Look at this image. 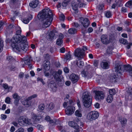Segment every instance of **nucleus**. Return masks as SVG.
<instances>
[{
	"instance_id": "nucleus-1",
	"label": "nucleus",
	"mask_w": 132,
	"mask_h": 132,
	"mask_svg": "<svg viewBox=\"0 0 132 132\" xmlns=\"http://www.w3.org/2000/svg\"><path fill=\"white\" fill-rule=\"evenodd\" d=\"M38 17L41 20L38 26L39 29L48 27L51 24L53 19L52 12L49 9L43 10L42 12L39 13Z\"/></svg>"
},
{
	"instance_id": "nucleus-2",
	"label": "nucleus",
	"mask_w": 132,
	"mask_h": 132,
	"mask_svg": "<svg viewBox=\"0 0 132 132\" xmlns=\"http://www.w3.org/2000/svg\"><path fill=\"white\" fill-rule=\"evenodd\" d=\"M115 68V71L117 73L118 75H114L113 76L112 82H117V80L120 78V75L124 70L129 72V75L132 73V68L130 65H125L123 66L120 64L118 61L116 62Z\"/></svg>"
},
{
	"instance_id": "nucleus-3",
	"label": "nucleus",
	"mask_w": 132,
	"mask_h": 132,
	"mask_svg": "<svg viewBox=\"0 0 132 132\" xmlns=\"http://www.w3.org/2000/svg\"><path fill=\"white\" fill-rule=\"evenodd\" d=\"M82 97L84 106L86 108L90 107L92 103V97L90 93L87 92H84Z\"/></svg>"
},
{
	"instance_id": "nucleus-4",
	"label": "nucleus",
	"mask_w": 132,
	"mask_h": 132,
	"mask_svg": "<svg viewBox=\"0 0 132 132\" xmlns=\"http://www.w3.org/2000/svg\"><path fill=\"white\" fill-rule=\"evenodd\" d=\"M21 32V30L20 28L16 31V33L11 40V42L13 44H15L16 43H19L20 40H22L23 42L27 41V38L24 36H21L20 34Z\"/></svg>"
},
{
	"instance_id": "nucleus-5",
	"label": "nucleus",
	"mask_w": 132,
	"mask_h": 132,
	"mask_svg": "<svg viewBox=\"0 0 132 132\" xmlns=\"http://www.w3.org/2000/svg\"><path fill=\"white\" fill-rule=\"evenodd\" d=\"M26 41L23 42L22 40H20V42L18 43H20V47H19L18 45L15 44H13L14 45L12 44L14 51H15L16 50L18 51H20L23 50L26 52L28 50V45L26 44Z\"/></svg>"
},
{
	"instance_id": "nucleus-6",
	"label": "nucleus",
	"mask_w": 132,
	"mask_h": 132,
	"mask_svg": "<svg viewBox=\"0 0 132 132\" xmlns=\"http://www.w3.org/2000/svg\"><path fill=\"white\" fill-rule=\"evenodd\" d=\"M87 49V47L84 46L82 48H77L75 51L74 55L76 57L80 59L82 58L85 55V52Z\"/></svg>"
},
{
	"instance_id": "nucleus-7",
	"label": "nucleus",
	"mask_w": 132,
	"mask_h": 132,
	"mask_svg": "<svg viewBox=\"0 0 132 132\" xmlns=\"http://www.w3.org/2000/svg\"><path fill=\"white\" fill-rule=\"evenodd\" d=\"M85 4L82 2L80 0H77V2L72 3V7L73 10L76 12H78V7L81 8L85 7Z\"/></svg>"
},
{
	"instance_id": "nucleus-8",
	"label": "nucleus",
	"mask_w": 132,
	"mask_h": 132,
	"mask_svg": "<svg viewBox=\"0 0 132 132\" xmlns=\"http://www.w3.org/2000/svg\"><path fill=\"white\" fill-rule=\"evenodd\" d=\"M99 115V113L96 111H93L89 113L88 114L87 119L92 121L98 118Z\"/></svg>"
},
{
	"instance_id": "nucleus-9",
	"label": "nucleus",
	"mask_w": 132,
	"mask_h": 132,
	"mask_svg": "<svg viewBox=\"0 0 132 132\" xmlns=\"http://www.w3.org/2000/svg\"><path fill=\"white\" fill-rule=\"evenodd\" d=\"M19 124L22 126H24L27 124L29 125L30 122L27 118L23 117H20L18 120Z\"/></svg>"
},
{
	"instance_id": "nucleus-10",
	"label": "nucleus",
	"mask_w": 132,
	"mask_h": 132,
	"mask_svg": "<svg viewBox=\"0 0 132 132\" xmlns=\"http://www.w3.org/2000/svg\"><path fill=\"white\" fill-rule=\"evenodd\" d=\"M94 92L95 94V98L96 100H102L104 98V95L102 91L95 90Z\"/></svg>"
},
{
	"instance_id": "nucleus-11",
	"label": "nucleus",
	"mask_w": 132,
	"mask_h": 132,
	"mask_svg": "<svg viewBox=\"0 0 132 132\" xmlns=\"http://www.w3.org/2000/svg\"><path fill=\"white\" fill-rule=\"evenodd\" d=\"M75 109L73 105H68L65 109V113L67 115H71L73 113Z\"/></svg>"
},
{
	"instance_id": "nucleus-12",
	"label": "nucleus",
	"mask_w": 132,
	"mask_h": 132,
	"mask_svg": "<svg viewBox=\"0 0 132 132\" xmlns=\"http://www.w3.org/2000/svg\"><path fill=\"white\" fill-rule=\"evenodd\" d=\"M80 21L83 27L86 28L90 24L89 21L87 18L81 17L80 18Z\"/></svg>"
},
{
	"instance_id": "nucleus-13",
	"label": "nucleus",
	"mask_w": 132,
	"mask_h": 132,
	"mask_svg": "<svg viewBox=\"0 0 132 132\" xmlns=\"http://www.w3.org/2000/svg\"><path fill=\"white\" fill-rule=\"evenodd\" d=\"M70 80L73 84L77 82L79 79V76L74 73L71 74L69 77Z\"/></svg>"
},
{
	"instance_id": "nucleus-14",
	"label": "nucleus",
	"mask_w": 132,
	"mask_h": 132,
	"mask_svg": "<svg viewBox=\"0 0 132 132\" xmlns=\"http://www.w3.org/2000/svg\"><path fill=\"white\" fill-rule=\"evenodd\" d=\"M15 28V26L13 24L9 25L6 28V37H8L9 35L12 33L13 32V28Z\"/></svg>"
},
{
	"instance_id": "nucleus-15",
	"label": "nucleus",
	"mask_w": 132,
	"mask_h": 132,
	"mask_svg": "<svg viewBox=\"0 0 132 132\" xmlns=\"http://www.w3.org/2000/svg\"><path fill=\"white\" fill-rule=\"evenodd\" d=\"M101 40L102 42L105 44H107L109 43L108 36L106 35H103L101 37Z\"/></svg>"
},
{
	"instance_id": "nucleus-16",
	"label": "nucleus",
	"mask_w": 132,
	"mask_h": 132,
	"mask_svg": "<svg viewBox=\"0 0 132 132\" xmlns=\"http://www.w3.org/2000/svg\"><path fill=\"white\" fill-rule=\"evenodd\" d=\"M43 66L44 69L46 71L48 70L50 68V63L48 60H45L43 62Z\"/></svg>"
},
{
	"instance_id": "nucleus-17",
	"label": "nucleus",
	"mask_w": 132,
	"mask_h": 132,
	"mask_svg": "<svg viewBox=\"0 0 132 132\" xmlns=\"http://www.w3.org/2000/svg\"><path fill=\"white\" fill-rule=\"evenodd\" d=\"M100 65L101 67L103 69H107L109 67V65L106 60H103L101 63Z\"/></svg>"
},
{
	"instance_id": "nucleus-18",
	"label": "nucleus",
	"mask_w": 132,
	"mask_h": 132,
	"mask_svg": "<svg viewBox=\"0 0 132 132\" xmlns=\"http://www.w3.org/2000/svg\"><path fill=\"white\" fill-rule=\"evenodd\" d=\"M87 68H89V69L88 70L86 69H85L81 72V73L84 77H86L87 76H89L88 72L89 70H90V69H92V67H91L90 65H88L87 66Z\"/></svg>"
},
{
	"instance_id": "nucleus-19",
	"label": "nucleus",
	"mask_w": 132,
	"mask_h": 132,
	"mask_svg": "<svg viewBox=\"0 0 132 132\" xmlns=\"http://www.w3.org/2000/svg\"><path fill=\"white\" fill-rule=\"evenodd\" d=\"M32 60V58L30 56H28L24 58L25 63L28 65H30V62Z\"/></svg>"
},
{
	"instance_id": "nucleus-20",
	"label": "nucleus",
	"mask_w": 132,
	"mask_h": 132,
	"mask_svg": "<svg viewBox=\"0 0 132 132\" xmlns=\"http://www.w3.org/2000/svg\"><path fill=\"white\" fill-rule=\"evenodd\" d=\"M52 74L54 79L56 80L59 81L60 82L61 81V79H60V76L58 74L57 71H54Z\"/></svg>"
},
{
	"instance_id": "nucleus-21",
	"label": "nucleus",
	"mask_w": 132,
	"mask_h": 132,
	"mask_svg": "<svg viewBox=\"0 0 132 132\" xmlns=\"http://www.w3.org/2000/svg\"><path fill=\"white\" fill-rule=\"evenodd\" d=\"M32 118L34 121L38 122L40 121L42 119V117L39 115H37L35 114H33L32 117Z\"/></svg>"
},
{
	"instance_id": "nucleus-22",
	"label": "nucleus",
	"mask_w": 132,
	"mask_h": 132,
	"mask_svg": "<svg viewBox=\"0 0 132 132\" xmlns=\"http://www.w3.org/2000/svg\"><path fill=\"white\" fill-rule=\"evenodd\" d=\"M38 0H34L30 4V6L33 8L36 7L38 4Z\"/></svg>"
},
{
	"instance_id": "nucleus-23",
	"label": "nucleus",
	"mask_w": 132,
	"mask_h": 132,
	"mask_svg": "<svg viewBox=\"0 0 132 132\" xmlns=\"http://www.w3.org/2000/svg\"><path fill=\"white\" fill-rule=\"evenodd\" d=\"M75 104V102L72 100H70L69 102L67 103L65 102L63 104V105L64 108H65L67 105H73Z\"/></svg>"
},
{
	"instance_id": "nucleus-24",
	"label": "nucleus",
	"mask_w": 132,
	"mask_h": 132,
	"mask_svg": "<svg viewBox=\"0 0 132 132\" xmlns=\"http://www.w3.org/2000/svg\"><path fill=\"white\" fill-rule=\"evenodd\" d=\"M68 124L70 126L74 129L78 128L79 126L76 123L72 121L69 122Z\"/></svg>"
},
{
	"instance_id": "nucleus-25",
	"label": "nucleus",
	"mask_w": 132,
	"mask_h": 132,
	"mask_svg": "<svg viewBox=\"0 0 132 132\" xmlns=\"http://www.w3.org/2000/svg\"><path fill=\"white\" fill-rule=\"evenodd\" d=\"M45 120L47 121H48L50 123L52 124V125H55V122L53 120L51 119L50 117L48 116H46L45 118Z\"/></svg>"
},
{
	"instance_id": "nucleus-26",
	"label": "nucleus",
	"mask_w": 132,
	"mask_h": 132,
	"mask_svg": "<svg viewBox=\"0 0 132 132\" xmlns=\"http://www.w3.org/2000/svg\"><path fill=\"white\" fill-rule=\"evenodd\" d=\"M119 120L120 121L122 126H124L127 122V120L126 118H122L121 117H119Z\"/></svg>"
},
{
	"instance_id": "nucleus-27",
	"label": "nucleus",
	"mask_w": 132,
	"mask_h": 132,
	"mask_svg": "<svg viewBox=\"0 0 132 132\" xmlns=\"http://www.w3.org/2000/svg\"><path fill=\"white\" fill-rule=\"evenodd\" d=\"M32 18V16L31 15H30L29 17L26 18H24L23 19V22L25 24L28 23L30 20H31Z\"/></svg>"
},
{
	"instance_id": "nucleus-28",
	"label": "nucleus",
	"mask_w": 132,
	"mask_h": 132,
	"mask_svg": "<svg viewBox=\"0 0 132 132\" xmlns=\"http://www.w3.org/2000/svg\"><path fill=\"white\" fill-rule=\"evenodd\" d=\"M77 31V30L74 28H70L68 30V33L71 34H75Z\"/></svg>"
},
{
	"instance_id": "nucleus-29",
	"label": "nucleus",
	"mask_w": 132,
	"mask_h": 132,
	"mask_svg": "<svg viewBox=\"0 0 132 132\" xmlns=\"http://www.w3.org/2000/svg\"><path fill=\"white\" fill-rule=\"evenodd\" d=\"M54 107V104L52 102L51 103L49 104L48 107L47 109L49 111H50L52 110Z\"/></svg>"
},
{
	"instance_id": "nucleus-30",
	"label": "nucleus",
	"mask_w": 132,
	"mask_h": 132,
	"mask_svg": "<svg viewBox=\"0 0 132 132\" xmlns=\"http://www.w3.org/2000/svg\"><path fill=\"white\" fill-rule=\"evenodd\" d=\"M113 100V97L111 95H109L106 98V101L108 103H111Z\"/></svg>"
},
{
	"instance_id": "nucleus-31",
	"label": "nucleus",
	"mask_w": 132,
	"mask_h": 132,
	"mask_svg": "<svg viewBox=\"0 0 132 132\" xmlns=\"http://www.w3.org/2000/svg\"><path fill=\"white\" fill-rule=\"evenodd\" d=\"M109 92L110 95L113 96V95H114L116 94V91L114 89H110L109 90Z\"/></svg>"
},
{
	"instance_id": "nucleus-32",
	"label": "nucleus",
	"mask_w": 132,
	"mask_h": 132,
	"mask_svg": "<svg viewBox=\"0 0 132 132\" xmlns=\"http://www.w3.org/2000/svg\"><path fill=\"white\" fill-rule=\"evenodd\" d=\"M7 60L9 62L12 63L14 61V58L11 56H7Z\"/></svg>"
},
{
	"instance_id": "nucleus-33",
	"label": "nucleus",
	"mask_w": 132,
	"mask_h": 132,
	"mask_svg": "<svg viewBox=\"0 0 132 132\" xmlns=\"http://www.w3.org/2000/svg\"><path fill=\"white\" fill-rule=\"evenodd\" d=\"M76 64L80 68H82L84 65V63L82 61H80L79 62H76Z\"/></svg>"
},
{
	"instance_id": "nucleus-34",
	"label": "nucleus",
	"mask_w": 132,
	"mask_h": 132,
	"mask_svg": "<svg viewBox=\"0 0 132 132\" xmlns=\"http://www.w3.org/2000/svg\"><path fill=\"white\" fill-rule=\"evenodd\" d=\"M105 16L107 18H110L112 16L111 13L110 11H107L105 12Z\"/></svg>"
},
{
	"instance_id": "nucleus-35",
	"label": "nucleus",
	"mask_w": 132,
	"mask_h": 132,
	"mask_svg": "<svg viewBox=\"0 0 132 132\" xmlns=\"http://www.w3.org/2000/svg\"><path fill=\"white\" fill-rule=\"evenodd\" d=\"M119 42L121 43L126 45L127 44V40L125 39L122 38L120 39Z\"/></svg>"
},
{
	"instance_id": "nucleus-36",
	"label": "nucleus",
	"mask_w": 132,
	"mask_h": 132,
	"mask_svg": "<svg viewBox=\"0 0 132 132\" xmlns=\"http://www.w3.org/2000/svg\"><path fill=\"white\" fill-rule=\"evenodd\" d=\"M131 95L126 93L125 96V99L126 101L131 100Z\"/></svg>"
},
{
	"instance_id": "nucleus-37",
	"label": "nucleus",
	"mask_w": 132,
	"mask_h": 132,
	"mask_svg": "<svg viewBox=\"0 0 132 132\" xmlns=\"http://www.w3.org/2000/svg\"><path fill=\"white\" fill-rule=\"evenodd\" d=\"M113 50V48L111 47H108L107 51H106V53H107L109 54H111L112 53V50Z\"/></svg>"
},
{
	"instance_id": "nucleus-38",
	"label": "nucleus",
	"mask_w": 132,
	"mask_h": 132,
	"mask_svg": "<svg viewBox=\"0 0 132 132\" xmlns=\"http://www.w3.org/2000/svg\"><path fill=\"white\" fill-rule=\"evenodd\" d=\"M39 109L41 110H43L45 108V106L44 104H41L38 106Z\"/></svg>"
},
{
	"instance_id": "nucleus-39",
	"label": "nucleus",
	"mask_w": 132,
	"mask_h": 132,
	"mask_svg": "<svg viewBox=\"0 0 132 132\" xmlns=\"http://www.w3.org/2000/svg\"><path fill=\"white\" fill-rule=\"evenodd\" d=\"M11 2L15 5H18L20 4V1L19 0H11Z\"/></svg>"
},
{
	"instance_id": "nucleus-40",
	"label": "nucleus",
	"mask_w": 132,
	"mask_h": 132,
	"mask_svg": "<svg viewBox=\"0 0 132 132\" xmlns=\"http://www.w3.org/2000/svg\"><path fill=\"white\" fill-rule=\"evenodd\" d=\"M75 115L77 116L81 117L82 116V114L81 112H80L79 110H76L75 113Z\"/></svg>"
},
{
	"instance_id": "nucleus-41",
	"label": "nucleus",
	"mask_w": 132,
	"mask_h": 132,
	"mask_svg": "<svg viewBox=\"0 0 132 132\" xmlns=\"http://www.w3.org/2000/svg\"><path fill=\"white\" fill-rule=\"evenodd\" d=\"M3 87L5 89H9L10 87L12 88V87L11 86L9 87L8 85L6 84H3Z\"/></svg>"
},
{
	"instance_id": "nucleus-42",
	"label": "nucleus",
	"mask_w": 132,
	"mask_h": 132,
	"mask_svg": "<svg viewBox=\"0 0 132 132\" xmlns=\"http://www.w3.org/2000/svg\"><path fill=\"white\" fill-rule=\"evenodd\" d=\"M71 57V55L70 53H68L65 55L64 59H66L67 60H70Z\"/></svg>"
},
{
	"instance_id": "nucleus-43",
	"label": "nucleus",
	"mask_w": 132,
	"mask_h": 132,
	"mask_svg": "<svg viewBox=\"0 0 132 132\" xmlns=\"http://www.w3.org/2000/svg\"><path fill=\"white\" fill-rule=\"evenodd\" d=\"M3 47V41L1 39H0V52L2 51Z\"/></svg>"
},
{
	"instance_id": "nucleus-44",
	"label": "nucleus",
	"mask_w": 132,
	"mask_h": 132,
	"mask_svg": "<svg viewBox=\"0 0 132 132\" xmlns=\"http://www.w3.org/2000/svg\"><path fill=\"white\" fill-rule=\"evenodd\" d=\"M49 38L51 39H52L54 38L55 36V34L53 32H51L49 34Z\"/></svg>"
},
{
	"instance_id": "nucleus-45",
	"label": "nucleus",
	"mask_w": 132,
	"mask_h": 132,
	"mask_svg": "<svg viewBox=\"0 0 132 132\" xmlns=\"http://www.w3.org/2000/svg\"><path fill=\"white\" fill-rule=\"evenodd\" d=\"M99 63V60H94L93 65L97 67Z\"/></svg>"
},
{
	"instance_id": "nucleus-46",
	"label": "nucleus",
	"mask_w": 132,
	"mask_h": 132,
	"mask_svg": "<svg viewBox=\"0 0 132 132\" xmlns=\"http://www.w3.org/2000/svg\"><path fill=\"white\" fill-rule=\"evenodd\" d=\"M63 43V40L57 39L56 42V44L60 46Z\"/></svg>"
},
{
	"instance_id": "nucleus-47",
	"label": "nucleus",
	"mask_w": 132,
	"mask_h": 132,
	"mask_svg": "<svg viewBox=\"0 0 132 132\" xmlns=\"http://www.w3.org/2000/svg\"><path fill=\"white\" fill-rule=\"evenodd\" d=\"M12 97L14 99L20 98V97L19 96L18 94L16 93H15L12 95Z\"/></svg>"
},
{
	"instance_id": "nucleus-48",
	"label": "nucleus",
	"mask_w": 132,
	"mask_h": 132,
	"mask_svg": "<svg viewBox=\"0 0 132 132\" xmlns=\"http://www.w3.org/2000/svg\"><path fill=\"white\" fill-rule=\"evenodd\" d=\"M127 93L129 94L130 95L132 94V88L131 87H129L128 88Z\"/></svg>"
},
{
	"instance_id": "nucleus-49",
	"label": "nucleus",
	"mask_w": 132,
	"mask_h": 132,
	"mask_svg": "<svg viewBox=\"0 0 132 132\" xmlns=\"http://www.w3.org/2000/svg\"><path fill=\"white\" fill-rule=\"evenodd\" d=\"M5 102L8 104H9L11 102V98L9 97H7L5 99Z\"/></svg>"
},
{
	"instance_id": "nucleus-50",
	"label": "nucleus",
	"mask_w": 132,
	"mask_h": 132,
	"mask_svg": "<svg viewBox=\"0 0 132 132\" xmlns=\"http://www.w3.org/2000/svg\"><path fill=\"white\" fill-rule=\"evenodd\" d=\"M65 18V16L63 14H61L60 16V20L64 21V20Z\"/></svg>"
},
{
	"instance_id": "nucleus-51",
	"label": "nucleus",
	"mask_w": 132,
	"mask_h": 132,
	"mask_svg": "<svg viewBox=\"0 0 132 132\" xmlns=\"http://www.w3.org/2000/svg\"><path fill=\"white\" fill-rule=\"evenodd\" d=\"M72 25L73 26L75 27L76 28H78L79 27V25L78 23L77 22H74L72 24Z\"/></svg>"
},
{
	"instance_id": "nucleus-52",
	"label": "nucleus",
	"mask_w": 132,
	"mask_h": 132,
	"mask_svg": "<svg viewBox=\"0 0 132 132\" xmlns=\"http://www.w3.org/2000/svg\"><path fill=\"white\" fill-rule=\"evenodd\" d=\"M37 81H40L44 85L45 84V82L43 80V79L39 77H38L37 78Z\"/></svg>"
},
{
	"instance_id": "nucleus-53",
	"label": "nucleus",
	"mask_w": 132,
	"mask_h": 132,
	"mask_svg": "<svg viewBox=\"0 0 132 132\" xmlns=\"http://www.w3.org/2000/svg\"><path fill=\"white\" fill-rule=\"evenodd\" d=\"M122 0H118L116 3L117 5L120 7L121 6V2Z\"/></svg>"
},
{
	"instance_id": "nucleus-54",
	"label": "nucleus",
	"mask_w": 132,
	"mask_h": 132,
	"mask_svg": "<svg viewBox=\"0 0 132 132\" xmlns=\"http://www.w3.org/2000/svg\"><path fill=\"white\" fill-rule=\"evenodd\" d=\"M15 132H24V129L22 128H19Z\"/></svg>"
},
{
	"instance_id": "nucleus-55",
	"label": "nucleus",
	"mask_w": 132,
	"mask_h": 132,
	"mask_svg": "<svg viewBox=\"0 0 132 132\" xmlns=\"http://www.w3.org/2000/svg\"><path fill=\"white\" fill-rule=\"evenodd\" d=\"M64 72L66 73H68L69 72V71L68 68L67 67H65L63 69Z\"/></svg>"
},
{
	"instance_id": "nucleus-56",
	"label": "nucleus",
	"mask_w": 132,
	"mask_h": 132,
	"mask_svg": "<svg viewBox=\"0 0 132 132\" xmlns=\"http://www.w3.org/2000/svg\"><path fill=\"white\" fill-rule=\"evenodd\" d=\"M24 74L22 72H20L19 75V77L20 78H23L24 76Z\"/></svg>"
},
{
	"instance_id": "nucleus-57",
	"label": "nucleus",
	"mask_w": 132,
	"mask_h": 132,
	"mask_svg": "<svg viewBox=\"0 0 132 132\" xmlns=\"http://www.w3.org/2000/svg\"><path fill=\"white\" fill-rule=\"evenodd\" d=\"M48 85V87H50L51 88H53V87H55L54 84H52L51 82L49 83Z\"/></svg>"
},
{
	"instance_id": "nucleus-58",
	"label": "nucleus",
	"mask_w": 132,
	"mask_h": 132,
	"mask_svg": "<svg viewBox=\"0 0 132 132\" xmlns=\"http://www.w3.org/2000/svg\"><path fill=\"white\" fill-rule=\"evenodd\" d=\"M64 38V35L62 34H60L59 35V38L57 39L62 40V39Z\"/></svg>"
},
{
	"instance_id": "nucleus-59",
	"label": "nucleus",
	"mask_w": 132,
	"mask_h": 132,
	"mask_svg": "<svg viewBox=\"0 0 132 132\" xmlns=\"http://www.w3.org/2000/svg\"><path fill=\"white\" fill-rule=\"evenodd\" d=\"M93 29L92 27H89L88 29V32L89 33H90L92 32L93 31Z\"/></svg>"
},
{
	"instance_id": "nucleus-60",
	"label": "nucleus",
	"mask_w": 132,
	"mask_h": 132,
	"mask_svg": "<svg viewBox=\"0 0 132 132\" xmlns=\"http://www.w3.org/2000/svg\"><path fill=\"white\" fill-rule=\"evenodd\" d=\"M1 118L2 120H5L7 118V116L6 115L4 114H2L1 115Z\"/></svg>"
},
{
	"instance_id": "nucleus-61",
	"label": "nucleus",
	"mask_w": 132,
	"mask_h": 132,
	"mask_svg": "<svg viewBox=\"0 0 132 132\" xmlns=\"http://www.w3.org/2000/svg\"><path fill=\"white\" fill-rule=\"evenodd\" d=\"M127 5H128L130 6L132 5V1H129L125 4V6H127Z\"/></svg>"
},
{
	"instance_id": "nucleus-62",
	"label": "nucleus",
	"mask_w": 132,
	"mask_h": 132,
	"mask_svg": "<svg viewBox=\"0 0 132 132\" xmlns=\"http://www.w3.org/2000/svg\"><path fill=\"white\" fill-rule=\"evenodd\" d=\"M27 130L28 132H32L33 130V128L32 127H30L28 128Z\"/></svg>"
},
{
	"instance_id": "nucleus-63",
	"label": "nucleus",
	"mask_w": 132,
	"mask_h": 132,
	"mask_svg": "<svg viewBox=\"0 0 132 132\" xmlns=\"http://www.w3.org/2000/svg\"><path fill=\"white\" fill-rule=\"evenodd\" d=\"M57 128L60 130L62 131L63 129L64 130V127L62 126H57Z\"/></svg>"
},
{
	"instance_id": "nucleus-64",
	"label": "nucleus",
	"mask_w": 132,
	"mask_h": 132,
	"mask_svg": "<svg viewBox=\"0 0 132 132\" xmlns=\"http://www.w3.org/2000/svg\"><path fill=\"white\" fill-rule=\"evenodd\" d=\"M81 129V128H80L79 126L78 128L75 129V130L74 131V132H79L80 129Z\"/></svg>"
}]
</instances>
